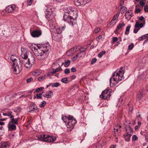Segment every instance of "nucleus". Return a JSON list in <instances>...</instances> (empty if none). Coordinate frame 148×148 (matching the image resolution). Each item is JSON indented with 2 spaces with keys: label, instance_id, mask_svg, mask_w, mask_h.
Instances as JSON below:
<instances>
[{
  "label": "nucleus",
  "instance_id": "obj_1",
  "mask_svg": "<svg viewBox=\"0 0 148 148\" xmlns=\"http://www.w3.org/2000/svg\"><path fill=\"white\" fill-rule=\"evenodd\" d=\"M67 11L63 16L64 21H66L70 25L73 26L76 23L77 16V10L71 7L66 8Z\"/></svg>",
  "mask_w": 148,
  "mask_h": 148
},
{
  "label": "nucleus",
  "instance_id": "obj_2",
  "mask_svg": "<svg viewBox=\"0 0 148 148\" xmlns=\"http://www.w3.org/2000/svg\"><path fill=\"white\" fill-rule=\"evenodd\" d=\"M40 47L35 52V56L39 60L45 58L51 50V46L49 43L40 44Z\"/></svg>",
  "mask_w": 148,
  "mask_h": 148
},
{
  "label": "nucleus",
  "instance_id": "obj_3",
  "mask_svg": "<svg viewBox=\"0 0 148 148\" xmlns=\"http://www.w3.org/2000/svg\"><path fill=\"white\" fill-rule=\"evenodd\" d=\"M123 67H121L120 69H117L114 73L112 77L110 80V85L111 87L116 85L122 79H124V77L123 76V75L124 73V71L122 69Z\"/></svg>",
  "mask_w": 148,
  "mask_h": 148
},
{
  "label": "nucleus",
  "instance_id": "obj_4",
  "mask_svg": "<svg viewBox=\"0 0 148 148\" xmlns=\"http://www.w3.org/2000/svg\"><path fill=\"white\" fill-rule=\"evenodd\" d=\"M27 58L22 59V60H19L20 64L21 65H23L25 67L27 68H31L32 65L35 63V59L33 54L32 53L29 55Z\"/></svg>",
  "mask_w": 148,
  "mask_h": 148
},
{
  "label": "nucleus",
  "instance_id": "obj_5",
  "mask_svg": "<svg viewBox=\"0 0 148 148\" xmlns=\"http://www.w3.org/2000/svg\"><path fill=\"white\" fill-rule=\"evenodd\" d=\"M37 137V139L39 140L47 142H53L56 140L55 137L45 134L38 135Z\"/></svg>",
  "mask_w": 148,
  "mask_h": 148
},
{
  "label": "nucleus",
  "instance_id": "obj_6",
  "mask_svg": "<svg viewBox=\"0 0 148 148\" xmlns=\"http://www.w3.org/2000/svg\"><path fill=\"white\" fill-rule=\"evenodd\" d=\"M112 90L111 89H106L102 91L100 97L102 99L108 100L111 96Z\"/></svg>",
  "mask_w": 148,
  "mask_h": 148
},
{
  "label": "nucleus",
  "instance_id": "obj_7",
  "mask_svg": "<svg viewBox=\"0 0 148 148\" xmlns=\"http://www.w3.org/2000/svg\"><path fill=\"white\" fill-rule=\"evenodd\" d=\"M69 118L70 119H69V121L65 124L67 127L70 128V130L71 131L73 128L74 125L77 122L73 116H70Z\"/></svg>",
  "mask_w": 148,
  "mask_h": 148
},
{
  "label": "nucleus",
  "instance_id": "obj_8",
  "mask_svg": "<svg viewBox=\"0 0 148 148\" xmlns=\"http://www.w3.org/2000/svg\"><path fill=\"white\" fill-rule=\"evenodd\" d=\"M21 57L22 59L27 58L28 56L32 53L25 47H22L21 49Z\"/></svg>",
  "mask_w": 148,
  "mask_h": 148
},
{
  "label": "nucleus",
  "instance_id": "obj_9",
  "mask_svg": "<svg viewBox=\"0 0 148 148\" xmlns=\"http://www.w3.org/2000/svg\"><path fill=\"white\" fill-rule=\"evenodd\" d=\"M13 73L15 74H18L21 71L22 69L21 67H19L16 62H13Z\"/></svg>",
  "mask_w": 148,
  "mask_h": 148
},
{
  "label": "nucleus",
  "instance_id": "obj_10",
  "mask_svg": "<svg viewBox=\"0 0 148 148\" xmlns=\"http://www.w3.org/2000/svg\"><path fill=\"white\" fill-rule=\"evenodd\" d=\"M144 24L143 23H139L137 21H136V23L135 25V28L134 29L133 32L135 34L137 33L140 28L143 26Z\"/></svg>",
  "mask_w": 148,
  "mask_h": 148
},
{
  "label": "nucleus",
  "instance_id": "obj_11",
  "mask_svg": "<svg viewBox=\"0 0 148 148\" xmlns=\"http://www.w3.org/2000/svg\"><path fill=\"white\" fill-rule=\"evenodd\" d=\"M42 32V31L40 29H36L31 32L30 34L32 37L36 38L41 36Z\"/></svg>",
  "mask_w": 148,
  "mask_h": 148
},
{
  "label": "nucleus",
  "instance_id": "obj_12",
  "mask_svg": "<svg viewBox=\"0 0 148 148\" xmlns=\"http://www.w3.org/2000/svg\"><path fill=\"white\" fill-rule=\"evenodd\" d=\"M29 109L28 112H30L32 111H38V108L34 103L32 102L31 103L29 106L28 107Z\"/></svg>",
  "mask_w": 148,
  "mask_h": 148
},
{
  "label": "nucleus",
  "instance_id": "obj_13",
  "mask_svg": "<svg viewBox=\"0 0 148 148\" xmlns=\"http://www.w3.org/2000/svg\"><path fill=\"white\" fill-rule=\"evenodd\" d=\"M15 8L16 6L14 5H11L6 7L5 11L8 13H11L15 10Z\"/></svg>",
  "mask_w": 148,
  "mask_h": 148
},
{
  "label": "nucleus",
  "instance_id": "obj_14",
  "mask_svg": "<svg viewBox=\"0 0 148 148\" xmlns=\"http://www.w3.org/2000/svg\"><path fill=\"white\" fill-rule=\"evenodd\" d=\"M0 145V148H8L10 146V143L8 141L1 142Z\"/></svg>",
  "mask_w": 148,
  "mask_h": 148
},
{
  "label": "nucleus",
  "instance_id": "obj_15",
  "mask_svg": "<svg viewBox=\"0 0 148 148\" xmlns=\"http://www.w3.org/2000/svg\"><path fill=\"white\" fill-rule=\"evenodd\" d=\"M15 124L9 123L8 125V131H15L16 129V126Z\"/></svg>",
  "mask_w": 148,
  "mask_h": 148
},
{
  "label": "nucleus",
  "instance_id": "obj_16",
  "mask_svg": "<svg viewBox=\"0 0 148 148\" xmlns=\"http://www.w3.org/2000/svg\"><path fill=\"white\" fill-rule=\"evenodd\" d=\"M53 95V92L51 91L50 90L44 92L42 96L45 97L49 98Z\"/></svg>",
  "mask_w": 148,
  "mask_h": 148
},
{
  "label": "nucleus",
  "instance_id": "obj_17",
  "mask_svg": "<svg viewBox=\"0 0 148 148\" xmlns=\"http://www.w3.org/2000/svg\"><path fill=\"white\" fill-rule=\"evenodd\" d=\"M10 121L9 123H10L15 124H17L18 123V118H14L13 115L11 116L10 118Z\"/></svg>",
  "mask_w": 148,
  "mask_h": 148
},
{
  "label": "nucleus",
  "instance_id": "obj_18",
  "mask_svg": "<svg viewBox=\"0 0 148 148\" xmlns=\"http://www.w3.org/2000/svg\"><path fill=\"white\" fill-rule=\"evenodd\" d=\"M49 75V74L48 73L46 75H44L40 76L38 78V79L39 81H42L48 78Z\"/></svg>",
  "mask_w": 148,
  "mask_h": 148
},
{
  "label": "nucleus",
  "instance_id": "obj_19",
  "mask_svg": "<svg viewBox=\"0 0 148 148\" xmlns=\"http://www.w3.org/2000/svg\"><path fill=\"white\" fill-rule=\"evenodd\" d=\"M52 37L53 39L57 42L60 41L61 40L60 36L56 34H55L54 35H53Z\"/></svg>",
  "mask_w": 148,
  "mask_h": 148
},
{
  "label": "nucleus",
  "instance_id": "obj_20",
  "mask_svg": "<svg viewBox=\"0 0 148 148\" xmlns=\"http://www.w3.org/2000/svg\"><path fill=\"white\" fill-rule=\"evenodd\" d=\"M132 15L131 10L127 11L125 14L126 18L127 20H130L132 17Z\"/></svg>",
  "mask_w": 148,
  "mask_h": 148
},
{
  "label": "nucleus",
  "instance_id": "obj_21",
  "mask_svg": "<svg viewBox=\"0 0 148 148\" xmlns=\"http://www.w3.org/2000/svg\"><path fill=\"white\" fill-rule=\"evenodd\" d=\"M132 134H125L123 135V137L126 141L129 142L130 140V138Z\"/></svg>",
  "mask_w": 148,
  "mask_h": 148
},
{
  "label": "nucleus",
  "instance_id": "obj_22",
  "mask_svg": "<svg viewBox=\"0 0 148 148\" xmlns=\"http://www.w3.org/2000/svg\"><path fill=\"white\" fill-rule=\"evenodd\" d=\"M70 116H73L71 115H69L68 116L63 115L62 117V119L66 123L69 121V119H70L69 117Z\"/></svg>",
  "mask_w": 148,
  "mask_h": 148
},
{
  "label": "nucleus",
  "instance_id": "obj_23",
  "mask_svg": "<svg viewBox=\"0 0 148 148\" xmlns=\"http://www.w3.org/2000/svg\"><path fill=\"white\" fill-rule=\"evenodd\" d=\"M66 27V26L64 25L63 27L62 26L57 28L56 29V33L58 34H59L61 33L62 31L64 30V29Z\"/></svg>",
  "mask_w": 148,
  "mask_h": 148
},
{
  "label": "nucleus",
  "instance_id": "obj_24",
  "mask_svg": "<svg viewBox=\"0 0 148 148\" xmlns=\"http://www.w3.org/2000/svg\"><path fill=\"white\" fill-rule=\"evenodd\" d=\"M125 130L127 132V134H131L133 132L132 128L129 125L126 126L125 127Z\"/></svg>",
  "mask_w": 148,
  "mask_h": 148
},
{
  "label": "nucleus",
  "instance_id": "obj_25",
  "mask_svg": "<svg viewBox=\"0 0 148 148\" xmlns=\"http://www.w3.org/2000/svg\"><path fill=\"white\" fill-rule=\"evenodd\" d=\"M53 9V7L50 5H48L47 7H46L45 8V12H50L51 13H52V10Z\"/></svg>",
  "mask_w": 148,
  "mask_h": 148
},
{
  "label": "nucleus",
  "instance_id": "obj_26",
  "mask_svg": "<svg viewBox=\"0 0 148 148\" xmlns=\"http://www.w3.org/2000/svg\"><path fill=\"white\" fill-rule=\"evenodd\" d=\"M125 26V24L124 23H119L117 26V29H119L121 31Z\"/></svg>",
  "mask_w": 148,
  "mask_h": 148
},
{
  "label": "nucleus",
  "instance_id": "obj_27",
  "mask_svg": "<svg viewBox=\"0 0 148 148\" xmlns=\"http://www.w3.org/2000/svg\"><path fill=\"white\" fill-rule=\"evenodd\" d=\"M40 47V44L38 46L36 45H32L31 46V48L32 50H33V49L34 50V54L35 55V52H36V51L38 50V49L40 47Z\"/></svg>",
  "mask_w": 148,
  "mask_h": 148
},
{
  "label": "nucleus",
  "instance_id": "obj_28",
  "mask_svg": "<svg viewBox=\"0 0 148 148\" xmlns=\"http://www.w3.org/2000/svg\"><path fill=\"white\" fill-rule=\"evenodd\" d=\"M52 13H51L50 12H45V18L48 20H50V17L51 16V15L52 14Z\"/></svg>",
  "mask_w": 148,
  "mask_h": 148
},
{
  "label": "nucleus",
  "instance_id": "obj_29",
  "mask_svg": "<svg viewBox=\"0 0 148 148\" xmlns=\"http://www.w3.org/2000/svg\"><path fill=\"white\" fill-rule=\"evenodd\" d=\"M144 93L143 90H142L137 95V97L139 99H140L143 96Z\"/></svg>",
  "mask_w": 148,
  "mask_h": 148
},
{
  "label": "nucleus",
  "instance_id": "obj_30",
  "mask_svg": "<svg viewBox=\"0 0 148 148\" xmlns=\"http://www.w3.org/2000/svg\"><path fill=\"white\" fill-rule=\"evenodd\" d=\"M119 14L120 12H118L114 16L112 20L117 21V20H118V17Z\"/></svg>",
  "mask_w": 148,
  "mask_h": 148
},
{
  "label": "nucleus",
  "instance_id": "obj_31",
  "mask_svg": "<svg viewBox=\"0 0 148 148\" xmlns=\"http://www.w3.org/2000/svg\"><path fill=\"white\" fill-rule=\"evenodd\" d=\"M17 57L14 55H12L10 57L11 60L13 62H16Z\"/></svg>",
  "mask_w": 148,
  "mask_h": 148
},
{
  "label": "nucleus",
  "instance_id": "obj_32",
  "mask_svg": "<svg viewBox=\"0 0 148 148\" xmlns=\"http://www.w3.org/2000/svg\"><path fill=\"white\" fill-rule=\"evenodd\" d=\"M81 0H74V3L77 6L81 5V3H80Z\"/></svg>",
  "mask_w": 148,
  "mask_h": 148
},
{
  "label": "nucleus",
  "instance_id": "obj_33",
  "mask_svg": "<svg viewBox=\"0 0 148 148\" xmlns=\"http://www.w3.org/2000/svg\"><path fill=\"white\" fill-rule=\"evenodd\" d=\"M81 47L79 46H75L73 48H72L70 51H74V52H75L77 51V49L78 50V48Z\"/></svg>",
  "mask_w": 148,
  "mask_h": 148
},
{
  "label": "nucleus",
  "instance_id": "obj_34",
  "mask_svg": "<svg viewBox=\"0 0 148 148\" xmlns=\"http://www.w3.org/2000/svg\"><path fill=\"white\" fill-rule=\"evenodd\" d=\"M61 82L64 83L66 84L68 83L69 82V80L67 78H64L61 80Z\"/></svg>",
  "mask_w": 148,
  "mask_h": 148
},
{
  "label": "nucleus",
  "instance_id": "obj_35",
  "mask_svg": "<svg viewBox=\"0 0 148 148\" xmlns=\"http://www.w3.org/2000/svg\"><path fill=\"white\" fill-rule=\"evenodd\" d=\"M117 21H115L114 20H112L109 23L108 25H110V26H112L114 25L116 23H117Z\"/></svg>",
  "mask_w": 148,
  "mask_h": 148
},
{
  "label": "nucleus",
  "instance_id": "obj_36",
  "mask_svg": "<svg viewBox=\"0 0 148 148\" xmlns=\"http://www.w3.org/2000/svg\"><path fill=\"white\" fill-rule=\"evenodd\" d=\"M131 26L130 25V26H128L126 28V30L125 32V34H128L130 32V28Z\"/></svg>",
  "mask_w": 148,
  "mask_h": 148
},
{
  "label": "nucleus",
  "instance_id": "obj_37",
  "mask_svg": "<svg viewBox=\"0 0 148 148\" xmlns=\"http://www.w3.org/2000/svg\"><path fill=\"white\" fill-rule=\"evenodd\" d=\"M81 49H84L83 47H81L80 48H78V50H79L80 52L77 53V54L79 56H80V55L83 52H84L85 51L84 50H81Z\"/></svg>",
  "mask_w": 148,
  "mask_h": 148
},
{
  "label": "nucleus",
  "instance_id": "obj_38",
  "mask_svg": "<svg viewBox=\"0 0 148 148\" xmlns=\"http://www.w3.org/2000/svg\"><path fill=\"white\" fill-rule=\"evenodd\" d=\"M62 71V69L60 68V66L58 68H57L56 69H53V73H55L58 72L60 71Z\"/></svg>",
  "mask_w": 148,
  "mask_h": 148
},
{
  "label": "nucleus",
  "instance_id": "obj_39",
  "mask_svg": "<svg viewBox=\"0 0 148 148\" xmlns=\"http://www.w3.org/2000/svg\"><path fill=\"white\" fill-rule=\"evenodd\" d=\"M71 62L70 60H68L65 61L64 66L65 67H67L70 64Z\"/></svg>",
  "mask_w": 148,
  "mask_h": 148
},
{
  "label": "nucleus",
  "instance_id": "obj_40",
  "mask_svg": "<svg viewBox=\"0 0 148 148\" xmlns=\"http://www.w3.org/2000/svg\"><path fill=\"white\" fill-rule=\"evenodd\" d=\"M106 53V51H104L100 52L98 54V56L99 58H101L102 57L103 55L105 54Z\"/></svg>",
  "mask_w": 148,
  "mask_h": 148
},
{
  "label": "nucleus",
  "instance_id": "obj_41",
  "mask_svg": "<svg viewBox=\"0 0 148 148\" xmlns=\"http://www.w3.org/2000/svg\"><path fill=\"white\" fill-rule=\"evenodd\" d=\"M121 9H122V11L121 12V13L123 14L124 13V12L126 11L127 9V8L125 6H123L121 8Z\"/></svg>",
  "mask_w": 148,
  "mask_h": 148
},
{
  "label": "nucleus",
  "instance_id": "obj_42",
  "mask_svg": "<svg viewBox=\"0 0 148 148\" xmlns=\"http://www.w3.org/2000/svg\"><path fill=\"white\" fill-rule=\"evenodd\" d=\"M21 109L19 107H18L15 108L14 110V111L15 112H18L21 111Z\"/></svg>",
  "mask_w": 148,
  "mask_h": 148
},
{
  "label": "nucleus",
  "instance_id": "obj_43",
  "mask_svg": "<svg viewBox=\"0 0 148 148\" xmlns=\"http://www.w3.org/2000/svg\"><path fill=\"white\" fill-rule=\"evenodd\" d=\"M38 71L36 70L32 72V75L34 76H37L39 75V73L38 72Z\"/></svg>",
  "mask_w": 148,
  "mask_h": 148
},
{
  "label": "nucleus",
  "instance_id": "obj_44",
  "mask_svg": "<svg viewBox=\"0 0 148 148\" xmlns=\"http://www.w3.org/2000/svg\"><path fill=\"white\" fill-rule=\"evenodd\" d=\"M46 104V102L45 101H43L42 102L41 104L39 106L41 108H43Z\"/></svg>",
  "mask_w": 148,
  "mask_h": 148
},
{
  "label": "nucleus",
  "instance_id": "obj_45",
  "mask_svg": "<svg viewBox=\"0 0 148 148\" xmlns=\"http://www.w3.org/2000/svg\"><path fill=\"white\" fill-rule=\"evenodd\" d=\"M60 84L58 82H56L55 83H54L52 85V86L53 87H57L59 86L60 85Z\"/></svg>",
  "mask_w": 148,
  "mask_h": 148
},
{
  "label": "nucleus",
  "instance_id": "obj_46",
  "mask_svg": "<svg viewBox=\"0 0 148 148\" xmlns=\"http://www.w3.org/2000/svg\"><path fill=\"white\" fill-rule=\"evenodd\" d=\"M134 46V43H132L131 45H130L128 46V49L130 50H132Z\"/></svg>",
  "mask_w": 148,
  "mask_h": 148
},
{
  "label": "nucleus",
  "instance_id": "obj_47",
  "mask_svg": "<svg viewBox=\"0 0 148 148\" xmlns=\"http://www.w3.org/2000/svg\"><path fill=\"white\" fill-rule=\"evenodd\" d=\"M80 3H81V5L82 6H83L86 4V0H81V1H80Z\"/></svg>",
  "mask_w": 148,
  "mask_h": 148
},
{
  "label": "nucleus",
  "instance_id": "obj_48",
  "mask_svg": "<svg viewBox=\"0 0 148 148\" xmlns=\"http://www.w3.org/2000/svg\"><path fill=\"white\" fill-rule=\"evenodd\" d=\"M7 114V116H8L10 118L11 116H13V115L12 114V112L10 111H8L6 112Z\"/></svg>",
  "mask_w": 148,
  "mask_h": 148
},
{
  "label": "nucleus",
  "instance_id": "obj_49",
  "mask_svg": "<svg viewBox=\"0 0 148 148\" xmlns=\"http://www.w3.org/2000/svg\"><path fill=\"white\" fill-rule=\"evenodd\" d=\"M138 137L136 135H134L133 136L132 139L133 141H135L138 139Z\"/></svg>",
  "mask_w": 148,
  "mask_h": 148
},
{
  "label": "nucleus",
  "instance_id": "obj_50",
  "mask_svg": "<svg viewBox=\"0 0 148 148\" xmlns=\"http://www.w3.org/2000/svg\"><path fill=\"white\" fill-rule=\"evenodd\" d=\"M42 95V93H40L39 94H37L36 95V97L38 99H42V98L41 95Z\"/></svg>",
  "mask_w": 148,
  "mask_h": 148
},
{
  "label": "nucleus",
  "instance_id": "obj_51",
  "mask_svg": "<svg viewBox=\"0 0 148 148\" xmlns=\"http://www.w3.org/2000/svg\"><path fill=\"white\" fill-rule=\"evenodd\" d=\"M64 73L66 74H68L70 73V70L69 69L67 68L64 70Z\"/></svg>",
  "mask_w": 148,
  "mask_h": 148
},
{
  "label": "nucleus",
  "instance_id": "obj_52",
  "mask_svg": "<svg viewBox=\"0 0 148 148\" xmlns=\"http://www.w3.org/2000/svg\"><path fill=\"white\" fill-rule=\"evenodd\" d=\"M44 88L43 87H40L36 89V92H39V91H41Z\"/></svg>",
  "mask_w": 148,
  "mask_h": 148
},
{
  "label": "nucleus",
  "instance_id": "obj_53",
  "mask_svg": "<svg viewBox=\"0 0 148 148\" xmlns=\"http://www.w3.org/2000/svg\"><path fill=\"white\" fill-rule=\"evenodd\" d=\"M34 0H28L27 3L29 5H31L32 3L33 2Z\"/></svg>",
  "mask_w": 148,
  "mask_h": 148
},
{
  "label": "nucleus",
  "instance_id": "obj_54",
  "mask_svg": "<svg viewBox=\"0 0 148 148\" xmlns=\"http://www.w3.org/2000/svg\"><path fill=\"white\" fill-rule=\"evenodd\" d=\"M33 80V79L32 77H30L29 78L27 79L26 82L27 83H29L30 82H31Z\"/></svg>",
  "mask_w": 148,
  "mask_h": 148
},
{
  "label": "nucleus",
  "instance_id": "obj_55",
  "mask_svg": "<svg viewBox=\"0 0 148 148\" xmlns=\"http://www.w3.org/2000/svg\"><path fill=\"white\" fill-rule=\"evenodd\" d=\"M69 77L71 79V80H72L75 79L76 78V76L75 75H73L70 76Z\"/></svg>",
  "mask_w": 148,
  "mask_h": 148
},
{
  "label": "nucleus",
  "instance_id": "obj_56",
  "mask_svg": "<svg viewBox=\"0 0 148 148\" xmlns=\"http://www.w3.org/2000/svg\"><path fill=\"white\" fill-rule=\"evenodd\" d=\"M96 60H97V59L96 58H93L92 59V60L91 61V63L92 64H93L96 62Z\"/></svg>",
  "mask_w": 148,
  "mask_h": 148
},
{
  "label": "nucleus",
  "instance_id": "obj_57",
  "mask_svg": "<svg viewBox=\"0 0 148 148\" xmlns=\"http://www.w3.org/2000/svg\"><path fill=\"white\" fill-rule=\"evenodd\" d=\"M140 6L142 7H143L145 5V3L143 1V0H142L140 1Z\"/></svg>",
  "mask_w": 148,
  "mask_h": 148
},
{
  "label": "nucleus",
  "instance_id": "obj_58",
  "mask_svg": "<svg viewBox=\"0 0 148 148\" xmlns=\"http://www.w3.org/2000/svg\"><path fill=\"white\" fill-rule=\"evenodd\" d=\"M144 10L145 12H148V6L147 5H145L144 7Z\"/></svg>",
  "mask_w": 148,
  "mask_h": 148
},
{
  "label": "nucleus",
  "instance_id": "obj_59",
  "mask_svg": "<svg viewBox=\"0 0 148 148\" xmlns=\"http://www.w3.org/2000/svg\"><path fill=\"white\" fill-rule=\"evenodd\" d=\"M100 30V29L99 28H96L94 31V32L96 34L98 33L99 31Z\"/></svg>",
  "mask_w": 148,
  "mask_h": 148
},
{
  "label": "nucleus",
  "instance_id": "obj_60",
  "mask_svg": "<svg viewBox=\"0 0 148 148\" xmlns=\"http://www.w3.org/2000/svg\"><path fill=\"white\" fill-rule=\"evenodd\" d=\"M118 40V38L116 37H114L112 38V42H116Z\"/></svg>",
  "mask_w": 148,
  "mask_h": 148
},
{
  "label": "nucleus",
  "instance_id": "obj_61",
  "mask_svg": "<svg viewBox=\"0 0 148 148\" xmlns=\"http://www.w3.org/2000/svg\"><path fill=\"white\" fill-rule=\"evenodd\" d=\"M140 9L139 8H136L135 12L137 13H138L140 12Z\"/></svg>",
  "mask_w": 148,
  "mask_h": 148
},
{
  "label": "nucleus",
  "instance_id": "obj_62",
  "mask_svg": "<svg viewBox=\"0 0 148 148\" xmlns=\"http://www.w3.org/2000/svg\"><path fill=\"white\" fill-rule=\"evenodd\" d=\"M71 72H75L76 71V68L75 67H73L71 69Z\"/></svg>",
  "mask_w": 148,
  "mask_h": 148
},
{
  "label": "nucleus",
  "instance_id": "obj_63",
  "mask_svg": "<svg viewBox=\"0 0 148 148\" xmlns=\"http://www.w3.org/2000/svg\"><path fill=\"white\" fill-rule=\"evenodd\" d=\"M101 38L102 36L101 35H100L96 38V40L98 42H99V40Z\"/></svg>",
  "mask_w": 148,
  "mask_h": 148
},
{
  "label": "nucleus",
  "instance_id": "obj_64",
  "mask_svg": "<svg viewBox=\"0 0 148 148\" xmlns=\"http://www.w3.org/2000/svg\"><path fill=\"white\" fill-rule=\"evenodd\" d=\"M144 17L143 16H141L140 17H139L138 18V20L139 21H142L144 19Z\"/></svg>",
  "mask_w": 148,
  "mask_h": 148
}]
</instances>
